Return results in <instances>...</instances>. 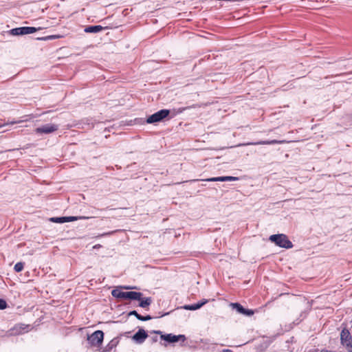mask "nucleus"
Instances as JSON below:
<instances>
[{
  "mask_svg": "<svg viewBox=\"0 0 352 352\" xmlns=\"http://www.w3.org/2000/svg\"><path fill=\"white\" fill-rule=\"evenodd\" d=\"M111 295L113 297L125 300H141L142 294L138 292H122L118 289H113L111 291Z\"/></svg>",
  "mask_w": 352,
  "mask_h": 352,
  "instance_id": "obj_1",
  "label": "nucleus"
},
{
  "mask_svg": "<svg viewBox=\"0 0 352 352\" xmlns=\"http://www.w3.org/2000/svg\"><path fill=\"white\" fill-rule=\"evenodd\" d=\"M270 240L280 248L285 249L293 248V243L284 234H272L270 236Z\"/></svg>",
  "mask_w": 352,
  "mask_h": 352,
  "instance_id": "obj_2",
  "label": "nucleus"
},
{
  "mask_svg": "<svg viewBox=\"0 0 352 352\" xmlns=\"http://www.w3.org/2000/svg\"><path fill=\"white\" fill-rule=\"evenodd\" d=\"M87 342L92 347L101 348L104 340V333L101 330H97L91 335H87Z\"/></svg>",
  "mask_w": 352,
  "mask_h": 352,
  "instance_id": "obj_3",
  "label": "nucleus"
},
{
  "mask_svg": "<svg viewBox=\"0 0 352 352\" xmlns=\"http://www.w3.org/2000/svg\"><path fill=\"white\" fill-rule=\"evenodd\" d=\"M171 111L169 109H161L155 113L149 116L146 120L147 124H155L163 121L164 119L168 118Z\"/></svg>",
  "mask_w": 352,
  "mask_h": 352,
  "instance_id": "obj_4",
  "label": "nucleus"
},
{
  "mask_svg": "<svg viewBox=\"0 0 352 352\" xmlns=\"http://www.w3.org/2000/svg\"><path fill=\"white\" fill-rule=\"evenodd\" d=\"M340 342L348 352H352V336L346 328H344L340 333Z\"/></svg>",
  "mask_w": 352,
  "mask_h": 352,
  "instance_id": "obj_5",
  "label": "nucleus"
},
{
  "mask_svg": "<svg viewBox=\"0 0 352 352\" xmlns=\"http://www.w3.org/2000/svg\"><path fill=\"white\" fill-rule=\"evenodd\" d=\"M153 332L154 333L161 335V339L167 342L168 343H175L179 342V340L184 342L186 340V336L182 334L177 336L173 335L172 333L162 334V331H153Z\"/></svg>",
  "mask_w": 352,
  "mask_h": 352,
  "instance_id": "obj_6",
  "label": "nucleus"
},
{
  "mask_svg": "<svg viewBox=\"0 0 352 352\" xmlns=\"http://www.w3.org/2000/svg\"><path fill=\"white\" fill-rule=\"evenodd\" d=\"M42 28H34V27H19L15 28L9 31L10 34L13 36H20L29 34L36 32V31L41 30Z\"/></svg>",
  "mask_w": 352,
  "mask_h": 352,
  "instance_id": "obj_7",
  "label": "nucleus"
},
{
  "mask_svg": "<svg viewBox=\"0 0 352 352\" xmlns=\"http://www.w3.org/2000/svg\"><path fill=\"white\" fill-rule=\"evenodd\" d=\"M58 129V127L56 124H46L41 126L40 127L36 128L35 129V132L37 134H49L57 131Z\"/></svg>",
  "mask_w": 352,
  "mask_h": 352,
  "instance_id": "obj_8",
  "label": "nucleus"
},
{
  "mask_svg": "<svg viewBox=\"0 0 352 352\" xmlns=\"http://www.w3.org/2000/svg\"><path fill=\"white\" fill-rule=\"evenodd\" d=\"M147 332L142 328H140L138 331L132 336V340L136 344H142L148 338Z\"/></svg>",
  "mask_w": 352,
  "mask_h": 352,
  "instance_id": "obj_9",
  "label": "nucleus"
},
{
  "mask_svg": "<svg viewBox=\"0 0 352 352\" xmlns=\"http://www.w3.org/2000/svg\"><path fill=\"white\" fill-rule=\"evenodd\" d=\"M231 307L236 309L237 312L245 316H251L254 314V311L252 309H245L239 302H232Z\"/></svg>",
  "mask_w": 352,
  "mask_h": 352,
  "instance_id": "obj_10",
  "label": "nucleus"
},
{
  "mask_svg": "<svg viewBox=\"0 0 352 352\" xmlns=\"http://www.w3.org/2000/svg\"><path fill=\"white\" fill-rule=\"evenodd\" d=\"M119 340L117 338H114L104 347H101L98 351V352H110L117 346Z\"/></svg>",
  "mask_w": 352,
  "mask_h": 352,
  "instance_id": "obj_11",
  "label": "nucleus"
},
{
  "mask_svg": "<svg viewBox=\"0 0 352 352\" xmlns=\"http://www.w3.org/2000/svg\"><path fill=\"white\" fill-rule=\"evenodd\" d=\"M239 180V177L232 176H221L217 177H210L205 179L206 182H230Z\"/></svg>",
  "mask_w": 352,
  "mask_h": 352,
  "instance_id": "obj_12",
  "label": "nucleus"
},
{
  "mask_svg": "<svg viewBox=\"0 0 352 352\" xmlns=\"http://www.w3.org/2000/svg\"><path fill=\"white\" fill-rule=\"evenodd\" d=\"M29 325H26L24 324H18L13 327L12 331H13V333L19 335L25 332H28L29 330Z\"/></svg>",
  "mask_w": 352,
  "mask_h": 352,
  "instance_id": "obj_13",
  "label": "nucleus"
},
{
  "mask_svg": "<svg viewBox=\"0 0 352 352\" xmlns=\"http://www.w3.org/2000/svg\"><path fill=\"white\" fill-rule=\"evenodd\" d=\"M107 28V27H102V25H89V26L86 27L85 28L84 31L86 33H98V32H100L102 30H105Z\"/></svg>",
  "mask_w": 352,
  "mask_h": 352,
  "instance_id": "obj_14",
  "label": "nucleus"
},
{
  "mask_svg": "<svg viewBox=\"0 0 352 352\" xmlns=\"http://www.w3.org/2000/svg\"><path fill=\"white\" fill-rule=\"evenodd\" d=\"M282 142H283V141L272 140L259 141V142H248V143L244 144L243 145H270V144H280Z\"/></svg>",
  "mask_w": 352,
  "mask_h": 352,
  "instance_id": "obj_15",
  "label": "nucleus"
},
{
  "mask_svg": "<svg viewBox=\"0 0 352 352\" xmlns=\"http://www.w3.org/2000/svg\"><path fill=\"white\" fill-rule=\"evenodd\" d=\"M128 316H134L138 320L141 321H147L153 318V317H152L150 315L142 316L141 314H138V311L135 310L131 311L128 314Z\"/></svg>",
  "mask_w": 352,
  "mask_h": 352,
  "instance_id": "obj_16",
  "label": "nucleus"
},
{
  "mask_svg": "<svg viewBox=\"0 0 352 352\" xmlns=\"http://www.w3.org/2000/svg\"><path fill=\"white\" fill-rule=\"evenodd\" d=\"M138 300L140 301L139 306L142 308H146V307L149 306L152 302L151 298L150 297L144 298L141 297V300Z\"/></svg>",
  "mask_w": 352,
  "mask_h": 352,
  "instance_id": "obj_17",
  "label": "nucleus"
},
{
  "mask_svg": "<svg viewBox=\"0 0 352 352\" xmlns=\"http://www.w3.org/2000/svg\"><path fill=\"white\" fill-rule=\"evenodd\" d=\"M182 308L186 310L195 311L200 309V307L199 305L197 302L192 305H185L183 307H182Z\"/></svg>",
  "mask_w": 352,
  "mask_h": 352,
  "instance_id": "obj_18",
  "label": "nucleus"
},
{
  "mask_svg": "<svg viewBox=\"0 0 352 352\" xmlns=\"http://www.w3.org/2000/svg\"><path fill=\"white\" fill-rule=\"evenodd\" d=\"M60 37H61V36H60V35H50V36H43V37H38L36 39L39 40V41H50V40L59 38Z\"/></svg>",
  "mask_w": 352,
  "mask_h": 352,
  "instance_id": "obj_19",
  "label": "nucleus"
},
{
  "mask_svg": "<svg viewBox=\"0 0 352 352\" xmlns=\"http://www.w3.org/2000/svg\"><path fill=\"white\" fill-rule=\"evenodd\" d=\"M65 219H66V222H71V221H76V220H78V219H88V217H74V216H70V217H65Z\"/></svg>",
  "mask_w": 352,
  "mask_h": 352,
  "instance_id": "obj_20",
  "label": "nucleus"
},
{
  "mask_svg": "<svg viewBox=\"0 0 352 352\" xmlns=\"http://www.w3.org/2000/svg\"><path fill=\"white\" fill-rule=\"evenodd\" d=\"M66 219H65V217H52L50 219V221L54 223H66Z\"/></svg>",
  "mask_w": 352,
  "mask_h": 352,
  "instance_id": "obj_21",
  "label": "nucleus"
},
{
  "mask_svg": "<svg viewBox=\"0 0 352 352\" xmlns=\"http://www.w3.org/2000/svg\"><path fill=\"white\" fill-rule=\"evenodd\" d=\"M24 263L23 262H18L15 264L14 269L15 272H20L23 270L24 267Z\"/></svg>",
  "mask_w": 352,
  "mask_h": 352,
  "instance_id": "obj_22",
  "label": "nucleus"
},
{
  "mask_svg": "<svg viewBox=\"0 0 352 352\" xmlns=\"http://www.w3.org/2000/svg\"><path fill=\"white\" fill-rule=\"evenodd\" d=\"M7 307H8V304H7L6 301L3 298H0V309L1 310L5 309Z\"/></svg>",
  "mask_w": 352,
  "mask_h": 352,
  "instance_id": "obj_23",
  "label": "nucleus"
},
{
  "mask_svg": "<svg viewBox=\"0 0 352 352\" xmlns=\"http://www.w3.org/2000/svg\"><path fill=\"white\" fill-rule=\"evenodd\" d=\"M189 109V107H181V108H179V109H178V111H177V113H173V115L169 118V119H170V118H173V117H174L177 113H182L183 111H184L185 110H186V109Z\"/></svg>",
  "mask_w": 352,
  "mask_h": 352,
  "instance_id": "obj_24",
  "label": "nucleus"
},
{
  "mask_svg": "<svg viewBox=\"0 0 352 352\" xmlns=\"http://www.w3.org/2000/svg\"><path fill=\"white\" fill-rule=\"evenodd\" d=\"M208 302V300L207 299H203L201 301H199L197 303L199 305L200 308L203 307L205 304H206Z\"/></svg>",
  "mask_w": 352,
  "mask_h": 352,
  "instance_id": "obj_25",
  "label": "nucleus"
},
{
  "mask_svg": "<svg viewBox=\"0 0 352 352\" xmlns=\"http://www.w3.org/2000/svg\"><path fill=\"white\" fill-rule=\"evenodd\" d=\"M120 287L122 289H132L135 288V287H130V286H121Z\"/></svg>",
  "mask_w": 352,
  "mask_h": 352,
  "instance_id": "obj_26",
  "label": "nucleus"
},
{
  "mask_svg": "<svg viewBox=\"0 0 352 352\" xmlns=\"http://www.w3.org/2000/svg\"><path fill=\"white\" fill-rule=\"evenodd\" d=\"M151 340H152V342H153V343H154V342H157V340H158V338H157V336H155L153 337V338H151Z\"/></svg>",
  "mask_w": 352,
  "mask_h": 352,
  "instance_id": "obj_27",
  "label": "nucleus"
},
{
  "mask_svg": "<svg viewBox=\"0 0 352 352\" xmlns=\"http://www.w3.org/2000/svg\"><path fill=\"white\" fill-rule=\"evenodd\" d=\"M170 314V312H166V313H164L162 314H161V316H158L157 318H161V317H163V316H167Z\"/></svg>",
  "mask_w": 352,
  "mask_h": 352,
  "instance_id": "obj_28",
  "label": "nucleus"
},
{
  "mask_svg": "<svg viewBox=\"0 0 352 352\" xmlns=\"http://www.w3.org/2000/svg\"><path fill=\"white\" fill-rule=\"evenodd\" d=\"M222 352H233L231 349H226L222 351Z\"/></svg>",
  "mask_w": 352,
  "mask_h": 352,
  "instance_id": "obj_29",
  "label": "nucleus"
},
{
  "mask_svg": "<svg viewBox=\"0 0 352 352\" xmlns=\"http://www.w3.org/2000/svg\"><path fill=\"white\" fill-rule=\"evenodd\" d=\"M114 232H109V233H106V234H103L102 236H104V235H108V234H111L112 233H113Z\"/></svg>",
  "mask_w": 352,
  "mask_h": 352,
  "instance_id": "obj_30",
  "label": "nucleus"
},
{
  "mask_svg": "<svg viewBox=\"0 0 352 352\" xmlns=\"http://www.w3.org/2000/svg\"><path fill=\"white\" fill-rule=\"evenodd\" d=\"M17 122H16V121H12V122H10V124H16V123H17Z\"/></svg>",
  "mask_w": 352,
  "mask_h": 352,
  "instance_id": "obj_31",
  "label": "nucleus"
}]
</instances>
